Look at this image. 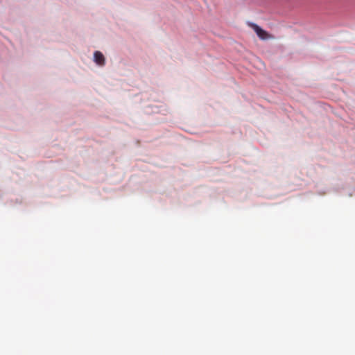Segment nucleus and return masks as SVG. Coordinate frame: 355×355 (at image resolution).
Wrapping results in <instances>:
<instances>
[{"instance_id": "f257e3e1", "label": "nucleus", "mask_w": 355, "mask_h": 355, "mask_svg": "<svg viewBox=\"0 0 355 355\" xmlns=\"http://www.w3.org/2000/svg\"><path fill=\"white\" fill-rule=\"evenodd\" d=\"M252 27L254 31L256 32L257 35L261 40H266L268 37V34L267 33V32L261 28L259 26L253 24Z\"/></svg>"}, {"instance_id": "f03ea898", "label": "nucleus", "mask_w": 355, "mask_h": 355, "mask_svg": "<svg viewBox=\"0 0 355 355\" xmlns=\"http://www.w3.org/2000/svg\"><path fill=\"white\" fill-rule=\"evenodd\" d=\"M94 61L99 65H104L105 64V58L102 53L100 51H96L94 55Z\"/></svg>"}]
</instances>
